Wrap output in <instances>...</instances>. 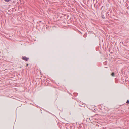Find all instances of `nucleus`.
I'll return each instance as SVG.
<instances>
[{"label": "nucleus", "mask_w": 129, "mask_h": 129, "mask_svg": "<svg viewBox=\"0 0 129 129\" xmlns=\"http://www.w3.org/2000/svg\"><path fill=\"white\" fill-rule=\"evenodd\" d=\"M22 60L25 61H27L29 60V58L25 56H22Z\"/></svg>", "instance_id": "obj_1"}, {"label": "nucleus", "mask_w": 129, "mask_h": 129, "mask_svg": "<svg viewBox=\"0 0 129 129\" xmlns=\"http://www.w3.org/2000/svg\"><path fill=\"white\" fill-rule=\"evenodd\" d=\"M101 17L103 19H104L105 18V17L104 16V15H103V14L102 13H101Z\"/></svg>", "instance_id": "obj_2"}, {"label": "nucleus", "mask_w": 129, "mask_h": 129, "mask_svg": "<svg viewBox=\"0 0 129 129\" xmlns=\"http://www.w3.org/2000/svg\"><path fill=\"white\" fill-rule=\"evenodd\" d=\"M111 75L112 76H115V74L114 72H113L111 74Z\"/></svg>", "instance_id": "obj_3"}, {"label": "nucleus", "mask_w": 129, "mask_h": 129, "mask_svg": "<svg viewBox=\"0 0 129 129\" xmlns=\"http://www.w3.org/2000/svg\"><path fill=\"white\" fill-rule=\"evenodd\" d=\"M74 96H77V95H78V93H74Z\"/></svg>", "instance_id": "obj_4"}, {"label": "nucleus", "mask_w": 129, "mask_h": 129, "mask_svg": "<svg viewBox=\"0 0 129 129\" xmlns=\"http://www.w3.org/2000/svg\"><path fill=\"white\" fill-rule=\"evenodd\" d=\"M103 64H104V65H107V62L105 61V62H104L103 63Z\"/></svg>", "instance_id": "obj_5"}, {"label": "nucleus", "mask_w": 129, "mask_h": 129, "mask_svg": "<svg viewBox=\"0 0 129 129\" xmlns=\"http://www.w3.org/2000/svg\"><path fill=\"white\" fill-rule=\"evenodd\" d=\"M6 2H8L11 0H4Z\"/></svg>", "instance_id": "obj_6"}, {"label": "nucleus", "mask_w": 129, "mask_h": 129, "mask_svg": "<svg viewBox=\"0 0 129 129\" xmlns=\"http://www.w3.org/2000/svg\"><path fill=\"white\" fill-rule=\"evenodd\" d=\"M126 103L127 104L129 103V100H127V101L126 102Z\"/></svg>", "instance_id": "obj_7"}, {"label": "nucleus", "mask_w": 129, "mask_h": 129, "mask_svg": "<svg viewBox=\"0 0 129 129\" xmlns=\"http://www.w3.org/2000/svg\"><path fill=\"white\" fill-rule=\"evenodd\" d=\"M127 9H129V6H128L127 7Z\"/></svg>", "instance_id": "obj_8"}, {"label": "nucleus", "mask_w": 129, "mask_h": 129, "mask_svg": "<svg viewBox=\"0 0 129 129\" xmlns=\"http://www.w3.org/2000/svg\"><path fill=\"white\" fill-rule=\"evenodd\" d=\"M28 64H26V66L27 67L28 66Z\"/></svg>", "instance_id": "obj_9"}, {"label": "nucleus", "mask_w": 129, "mask_h": 129, "mask_svg": "<svg viewBox=\"0 0 129 129\" xmlns=\"http://www.w3.org/2000/svg\"><path fill=\"white\" fill-rule=\"evenodd\" d=\"M105 68H107V67H105Z\"/></svg>", "instance_id": "obj_10"}, {"label": "nucleus", "mask_w": 129, "mask_h": 129, "mask_svg": "<svg viewBox=\"0 0 129 129\" xmlns=\"http://www.w3.org/2000/svg\"><path fill=\"white\" fill-rule=\"evenodd\" d=\"M126 7L127 6V5H126Z\"/></svg>", "instance_id": "obj_11"}, {"label": "nucleus", "mask_w": 129, "mask_h": 129, "mask_svg": "<svg viewBox=\"0 0 129 129\" xmlns=\"http://www.w3.org/2000/svg\"><path fill=\"white\" fill-rule=\"evenodd\" d=\"M126 7L127 6V5H126Z\"/></svg>", "instance_id": "obj_12"}, {"label": "nucleus", "mask_w": 129, "mask_h": 129, "mask_svg": "<svg viewBox=\"0 0 129 129\" xmlns=\"http://www.w3.org/2000/svg\"><path fill=\"white\" fill-rule=\"evenodd\" d=\"M108 14V13H106V14Z\"/></svg>", "instance_id": "obj_13"}]
</instances>
